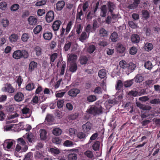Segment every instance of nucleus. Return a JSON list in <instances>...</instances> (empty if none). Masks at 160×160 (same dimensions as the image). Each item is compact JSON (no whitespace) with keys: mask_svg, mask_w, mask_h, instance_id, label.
<instances>
[{"mask_svg":"<svg viewBox=\"0 0 160 160\" xmlns=\"http://www.w3.org/2000/svg\"><path fill=\"white\" fill-rule=\"evenodd\" d=\"M40 133V137L42 140H45L47 138V132L44 129H41Z\"/></svg>","mask_w":160,"mask_h":160,"instance_id":"25","label":"nucleus"},{"mask_svg":"<svg viewBox=\"0 0 160 160\" xmlns=\"http://www.w3.org/2000/svg\"><path fill=\"white\" fill-rule=\"evenodd\" d=\"M96 49L95 46L93 45H90L88 48V51L89 53H93Z\"/></svg>","mask_w":160,"mask_h":160,"instance_id":"53","label":"nucleus"},{"mask_svg":"<svg viewBox=\"0 0 160 160\" xmlns=\"http://www.w3.org/2000/svg\"><path fill=\"white\" fill-rule=\"evenodd\" d=\"M108 7L109 12L112 13L113 12V10L114 9L115 6L113 2H109L108 3Z\"/></svg>","mask_w":160,"mask_h":160,"instance_id":"39","label":"nucleus"},{"mask_svg":"<svg viewBox=\"0 0 160 160\" xmlns=\"http://www.w3.org/2000/svg\"><path fill=\"white\" fill-rule=\"evenodd\" d=\"M72 43L71 42L68 41L65 43L64 47V49L65 51H68L70 48Z\"/></svg>","mask_w":160,"mask_h":160,"instance_id":"51","label":"nucleus"},{"mask_svg":"<svg viewBox=\"0 0 160 160\" xmlns=\"http://www.w3.org/2000/svg\"><path fill=\"white\" fill-rule=\"evenodd\" d=\"M21 111L22 114L27 115V117L26 118H29L31 115V113L30 112V109L26 107H24L22 109Z\"/></svg>","mask_w":160,"mask_h":160,"instance_id":"13","label":"nucleus"},{"mask_svg":"<svg viewBox=\"0 0 160 160\" xmlns=\"http://www.w3.org/2000/svg\"><path fill=\"white\" fill-rule=\"evenodd\" d=\"M47 2V0H39L35 3L36 6H41L46 4Z\"/></svg>","mask_w":160,"mask_h":160,"instance_id":"42","label":"nucleus"},{"mask_svg":"<svg viewBox=\"0 0 160 160\" xmlns=\"http://www.w3.org/2000/svg\"><path fill=\"white\" fill-rule=\"evenodd\" d=\"M134 80L136 82H141L143 80V77L140 74H137L134 78Z\"/></svg>","mask_w":160,"mask_h":160,"instance_id":"22","label":"nucleus"},{"mask_svg":"<svg viewBox=\"0 0 160 160\" xmlns=\"http://www.w3.org/2000/svg\"><path fill=\"white\" fill-rule=\"evenodd\" d=\"M119 64L122 68L123 69L127 68L128 64L124 60H122L120 61Z\"/></svg>","mask_w":160,"mask_h":160,"instance_id":"33","label":"nucleus"},{"mask_svg":"<svg viewBox=\"0 0 160 160\" xmlns=\"http://www.w3.org/2000/svg\"><path fill=\"white\" fill-rule=\"evenodd\" d=\"M42 27L40 25H38L34 29L33 31L34 33L37 34L42 30Z\"/></svg>","mask_w":160,"mask_h":160,"instance_id":"30","label":"nucleus"},{"mask_svg":"<svg viewBox=\"0 0 160 160\" xmlns=\"http://www.w3.org/2000/svg\"><path fill=\"white\" fill-rule=\"evenodd\" d=\"M64 146L67 147H71L72 146L73 142L71 141L66 140L63 143Z\"/></svg>","mask_w":160,"mask_h":160,"instance_id":"61","label":"nucleus"},{"mask_svg":"<svg viewBox=\"0 0 160 160\" xmlns=\"http://www.w3.org/2000/svg\"><path fill=\"white\" fill-rule=\"evenodd\" d=\"M110 38L112 42H116L118 39V35L117 32H114L111 34Z\"/></svg>","mask_w":160,"mask_h":160,"instance_id":"24","label":"nucleus"},{"mask_svg":"<svg viewBox=\"0 0 160 160\" xmlns=\"http://www.w3.org/2000/svg\"><path fill=\"white\" fill-rule=\"evenodd\" d=\"M37 62L34 61H31L29 64V69L30 71H32L37 68Z\"/></svg>","mask_w":160,"mask_h":160,"instance_id":"17","label":"nucleus"},{"mask_svg":"<svg viewBox=\"0 0 160 160\" xmlns=\"http://www.w3.org/2000/svg\"><path fill=\"white\" fill-rule=\"evenodd\" d=\"M50 151L52 153L55 154H58L60 153V151L57 148H51L50 149Z\"/></svg>","mask_w":160,"mask_h":160,"instance_id":"60","label":"nucleus"},{"mask_svg":"<svg viewBox=\"0 0 160 160\" xmlns=\"http://www.w3.org/2000/svg\"><path fill=\"white\" fill-rule=\"evenodd\" d=\"M107 12V8L106 5H103L101 7L100 15L102 17H104L106 16Z\"/></svg>","mask_w":160,"mask_h":160,"instance_id":"16","label":"nucleus"},{"mask_svg":"<svg viewBox=\"0 0 160 160\" xmlns=\"http://www.w3.org/2000/svg\"><path fill=\"white\" fill-rule=\"evenodd\" d=\"M24 98L23 94L20 92H18L14 96V99L17 102H21Z\"/></svg>","mask_w":160,"mask_h":160,"instance_id":"9","label":"nucleus"},{"mask_svg":"<svg viewBox=\"0 0 160 160\" xmlns=\"http://www.w3.org/2000/svg\"><path fill=\"white\" fill-rule=\"evenodd\" d=\"M65 5V2L63 0L58 1L56 4V9L57 11H61L62 10Z\"/></svg>","mask_w":160,"mask_h":160,"instance_id":"10","label":"nucleus"},{"mask_svg":"<svg viewBox=\"0 0 160 160\" xmlns=\"http://www.w3.org/2000/svg\"><path fill=\"white\" fill-rule=\"evenodd\" d=\"M125 50V48L121 44H120L117 48L118 51L120 53H123Z\"/></svg>","mask_w":160,"mask_h":160,"instance_id":"34","label":"nucleus"},{"mask_svg":"<svg viewBox=\"0 0 160 160\" xmlns=\"http://www.w3.org/2000/svg\"><path fill=\"white\" fill-rule=\"evenodd\" d=\"M7 7V4L5 2H1L0 3V9L2 10H5Z\"/></svg>","mask_w":160,"mask_h":160,"instance_id":"46","label":"nucleus"},{"mask_svg":"<svg viewBox=\"0 0 160 160\" xmlns=\"http://www.w3.org/2000/svg\"><path fill=\"white\" fill-rule=\"evenodd\" d=\"M77 158V154L74 153L70 154L68 156V160H76Z\"/></svg>","mask_w":160,"mask_h":160,"instance_id":"47","label":"nucleus"},{"mask_svg":"<svg viewBox=\"0 0 160 160\" xmlns=\"http://www.w3.org/2000/svg\"><path fill=\"white\" fill-rule=\"evenodd\" d=\"M82 29V27L81 24H79L77 25L76 29V32L78 35L81 32Z\"/></svg>","mask_w":160,"mask_h":160,"instance_id":"63","label":"nucleus"},{"mask_svg":"<svg viewBox=\"0 0 160 160\" xmlns=\"http://www.w3.org/2000/svg\"><path fill=\"white\" fill-rule=\"evenodd\" d=\"M99 33L100 35L102 37L107 36L108 35L107 32L103 28H102L100 29Z\"/></svg>","mask_w":160,"mask_h":160,"instance_id":"52","label":"nucleus"},{"mask_svg":"<svg viewBox=\"0 0 160 160\" xmlns=\"http://www.w3.org/2000/svg\"><path fill=\"white\" fill-rule=\"evenodd\" d=\"M146 86L150 87L154 84L153 80H148L146 81L145 82Z\"/></svg>","mask_w":160,"mask_h":160,"instance_id":"59","label":"nucleus"},{"mask_svg":"<svg viewBox=\"0 0 160 160\" xmlns=\"http://www.w3.org/2000/svg\"><path fill=\"white\" fill-rule=\"evenodd\" d=\"M2 90L4 92L9 93H13L15 91V89L10 83H6L5 85V87L2 88Z\"/></svg>","mask_w":160,"mask_h":160,"instance_id":"4","label":"nucleus"},{"mask_svg":"<svg viewBox=\"0 0 160 160\" xmlns=\"http://www.w3.org/2000/svg\"><path fill=\"white\" fill-rule=\"evenodd\" d=\"M84 15L83 12L81 9L80 12L78 11L76 14V19L78 20H80L83 19V18H81V16H83Z\"/></svg>","mask_w":160,"mask_h":160,"instance_id":"31","label":"nucleus"},{"mask_svg":"<svg viewBox=\"0 0 160 160\" xmlns=\"http://www.w3.org/2000/svg\"><path fill=\"white\" fill-rule=\"evenodd\" d=\"M123 83L121 80H119L117 81V84L116 85V88L117 90H120L122 87Z\"/></svg>","mask_w":160,"mask_h":160,"instance_id":"41","label":"nucleus"},{"mask_svg":"<svg viewBox=\"0 0 160 160\" xmlns=\"http://www.w3.org/2000/svg\"><path fill=\"white\" fill-rule=\"evenodd\" d=\"M52 141L53 143L56 144H59L61 143V140L58 137H55L52 138Z\"/></svg>","mask_w":160,"mask_h":160,"instance_id":"44","label":"nucleus"},{"mask_svg":"<svg viewBox=\"0 0 160 160\" xmlns=\"http://www.w3.org/2000/svg\"><path fill=\"white\" fill-rule=\"evenodd\" d=\"M65 29L62 28L60 30V35H58V37L60 38H61V40L62 42L64 41V33L65 32Z\"/></svg>","mask_w":160,"mask_h":160,"instance_id":"32","label":"nucleus"},{"mask_svg":"<svg viewBox=\"0 0 160 160\" xmlns=\"http://www.w3.org/2000/svg\"><path fill=\"white\" fill-rule=\"evenodd\" d=\"M77 58V55L74 54H70L68 58V60L71 62L72 63L75 62Z\"/></svg>","mask_w":160,"mask_h":160,"instance_id":"26","label":"nucleus"},{"mask_svg":"<svg viewBox=\"0 0 160 160\" xmlns=\"http://www.w3.org/2000/svg\"><path fill=\"white\" fill-rule=\"evenodd\" d=\"M29 56L28 52L25 50H17L15 51L12 54V57L16 59H19L21 58H27Z\"/></svg>","mask_w":160,"mask_h":160,"instance_id":"2","label":"nucleus"},{"mask_svg":"<svg viewBox=\"0 0 160 160\" xmlns=\"http://www.w3.org/2000/svg\"><path fill=\"white\" fill-rule=\"evenodd\" d=\"M64 102V101L62 100H58L57 102L58 107L59 108H62Z\"/></svg>","mask_w":160,"mask_h":160,"instance_id":"62","label":"nucleus"},{"mask_svg":"<svg viewBox=\"0 0 160 160\" xmlns=\"http://www.w3.org/2000/svg\"><path fill=\"white\" fill-rule=\"evenodd\" d=\"M29 38V34L27 33H24L21 37V40L23 42H27Z\"/></svg>","mask_w":160,"mask_h":160,"instance_id":"35","label":"nucleus"},{"mask_svg":"<svg viewBox=\"0 0 160 160\" xmlns=\"http://www.w3.org/2000/svg\"><path fill=\"white\" fill-rule=\"evenodd\" d=\"M137 52V48L135 47H132L130 49L129 53L131 55H133L135 54Z\"/></svg>","mask_w":160,"mask_h":160,"instance_id":"58","label":"nucleus"},{"mask_svg":"<svg viewBox=\"0 0 160 160\" xmlns=\"http://www.w3.org/2000/svg\"><path fill=\"white\" fill-rule=\"evenodd\" d=\"M34 50L35 51L36 55L38 56H40L42 53V49L39 46L36 47L34 48Z\"/></svg>","mask_w":160,"mask_h":160,"instance_id":"45","label":"nucleus"},{"mask_svg":"<svg viewBox=\"0 0 160 160\" xmlns=\"http://www.w3.org/2000/svg\"><path fill=\"white\" fill-rule=\"evenodd\" d=\"M102 90L100 87H97L94 89L93 92L95 94H99L102 93Z\"/></svg>","mask_w":160,"mask_h":160,"instance_id":"49","label":"nucleus"},{"mask_svg":"<svg viewBox=\"0 0 160 160\" xmlns=\"http://www.w3.org/2000/svg\"><path fill=\"white\" fill-rule=\"evenodd\" d=\"M88 37L87 34V33L85 32H83L78 38L79 40L82 42L85 40Z\"/></svg>","mask_w":160,"mask_h":160,"instance_id":"20","label":"nucleus"},{"mask_svg":"<svg viewBox=\"0 0 160 160\" xmlns=\"http://www.w3.org/2000/svg\"><path fill=\"white\" fill-rule=\"evenodd\" d=\"M133 2L132 3L129 4L128 8L130 9H134L137 8L140 2V0H132Z\"/></svg>","mask_w":160,"mask_h":160,"instance_id":"8","label":"nucleus"},{"mask_svg":"<svg viewBox=\"0 0 160 160\" xmlns=\"http://www.w3.org/2000/svg\"><path fill=\"white\" fill-rule=\"evenodd\" d=\"M84 154L88 158H93V155L92 152L89 150H88L84 152Z\"/></svg>","mask_w":160,"mask_h":160,"instance_id":"50","label":"nucleus"},{"mask_svg":"<svg viewBox=\"0 0 160 160\" xmlns=\"http://www.w3.org/2000/svg\"><path fill=\"white\" fill-rule=\"evenodd\" d=\"M133 79L124 82L123 83L124 86L126 88L130 87L133 84Z\"/></svg>","mask_w":160,"mask_h":160,"instance_id":"36","label":"nucleus"},{"mask_svg":"<svg viewBox=\"0 0 160 160\" xmlns=\"http://www.w3.org/2000/svg\"><path fill=\"white\" fill-rule=\"evenodd\" d=\"M85 133L82 132H79L78 133L77 136L79 139L85 138L87 136V135L85 134Z\"/></svg>","mask_w":160,"mask_h":160,"instance_id":"48","label":"nucleus"},{"mask_svg":"<svg viewBox=\"0 0 160 160\" xmlns=\"http://www.w3.org/2000/svg\"><path fill=\"white\" fill-rule=\"evenodd\" d=\"M61 23V22L60 20L55 21L52 25V28L53 31H56L58 30Z\"/></svg>","mask_w":160,"mask_h":160,"instance_id":"12","label":"nucleus"},{"mask_svg":"<svg viewBox=\"0 0 160 160\" xmlns=\"http://www.w3.org/2000/svg\"><path fill=\"white\" fill-rule=\"evenodd\" d=\"M144 66L145 68L148 70L151 69L152 67V63L150 61H148L145 62Z\"/></svg>","mask_w":160,"mask_h":160,"instance_id":"40","label":"nucleus"},{"mask_svg":"<svg viewBox=\"0 0 160 160\" xmlns=\"http://www.w3.org/2000/svg\"><path fill=\"white\" fill-rule=\"evenodd\" d=\"M106 71L105 69H101L99 71L98 75L100 78L103 79L106 77L107 75Z\"/></svg>","mask_w":160,"mask_h":160,"instance_id":"18","label":"nucleus"},{"mask_svg":"<svg viewBox=\"0 0 160 160\" xmlns=\"http://www.w3.org/2000/svg\"><path fill=\"white\" fill-rule=\"evenodd\" d=\"M100 143L98 141H96L92 145L93 149L95 151H97L99 148Z\"/></svg>","mask_w":160,"mask_h":160,"instance_id":"38","label":"nucleus"},{"mask_svg":"<svg viewBox=\"0 0 160 160\" xmlns=\"http://www.w3.org/2000/svg\"><path fill=\"white\" fill-rule=\"evenodd\" d=\"M72 21H70L68 22V23L66 29V32H65V34H67L68 33V32H69L72 26Z\"/></svg>","mask_w":160,"mask_h":160,"instance_id":"37","label":"nucleus"},{"mask_svg":"<svg viewBox=\"0 0 160 160\" xmlns=\"http://www.w3.org/2000/svg\"><path fill=\"white\" fill-rule=\"evenodd\" d=\"M87 100L89 102H92L97 100V97L94 95H90L88 96L87 98Z\"/></svg>","mask_w":160,"mask_h":160,"instance_id":"27","label":"nucleus"},{"mask_svg":"<svg viewBox=\"0 0 160 160\" xmlns=\"http://www.w3.org/2000/svg\"><path fill=\"white\" fill-rule=\"evenodd\" d=\"M78 116V114L75 113L70 114L69 116V119L70 120H74L76 119Z\"/></svg>","mask_w":160,"mask_h":160,"instance_id":"64","label":"nucleus"},{"mask_svg":"<svg viewBox=\"0 0 160 160\" xmlns=\"http://www.w3.org/2000/svg\"><path fill=\"white\" fill-rule=\"evenodd\" d=\"M65 68L66 63L65 62H63L62 63V67L60 73L61 75H62L64 74Z\"/></svg>","mask_w":160,"mask_h":160,"instance_id":"54","label":"nucleus"},{"mask_svg":"<svg viewBox=\"0 0 160 160\" xmlns=\"http://www.w3.org/2000/svg\"><path fill=\"white\" fill-rule=\"evenodd\" d=\"M62 131L59 128H55L53 130L52 133L55 136H58L61 135L62 133Z\"/></svg>","mask_w":160,"mask_h":160,"instance_id":"29","label":"nucleus"},{"mask_svg":"<svg viewBox=\"0 0 160 160\" xmlns=\"http://www.w3.org/2000/svg\"><path fill=\"white\" fill-rule=\"evenodd\" d=\"M80 92V90L77 88L71 89L68 92V94L72 97H75Z\"/></svg>","mask_w":160,"mask_h":160,"instance_id":"7","label":"nucleus"},{"mask_svg":"<svg viewBox=\"0 0 160 160\" xmlns=\"http://www.w3.org/2000/svg\"><path fill=\"white\" fill-rule=\"evenodd\" d=\"M77 69V66L76 62L72 63L70 64L69 70L72 72H75Z\"/></svg>","mask_w":160,"mask_h":160,"instance_id":"23","label":"nucleus"},{"mask_svg":"<svg viewBox=\"0 0 160 160\" xmlns=\"http://www.w3.org/2000/svg\"><path fill=\"white\" fill-rule=\"evenodd\" d=\"M28 23L30 25H34L37 24L38 22L37 18L34 16L29 17L28 20Z\"/></svg>","mask_w":160,"mask_h":160,"instance_id":"11","label":"nucleus"},{"mask_svg":"<svg viewBox=\"0 0 160 160\" xmlns=\"http://www.w3.org/2000/svg\"><path fill=\"white\" fill-rule=\"evenodd\" d=\"M32 152H29L25 156L23 160H31V157L32 156Z\"/></svg>","mask_w":160,"mask_h":160,"instance_id":"57","label":"nucleus"},{"mask_svg":"<svg viewBox=\"0 0 160 160\" xmlns=\"http://www.w3.org/2000/svg\"><path fill=\"white\" fill-rule=\"evenodd\" d=\"M103 111V108L101 104H100L98 101L96 102L95 105L90 106V108L87 110V112L89 114L96 116L102 114Z\"/></svg>","mask_w":160,"mask_h":160,"instance_id":"1","label":"nucleus"},{"mask_svg":"<svg viewBox=\"0 0 160 160\" xmlns=\"http://www.w3.org/2000/svg\"><path fill=\"white\" fill-rule=\"evenodd\" d=\"M54 13L52 11H48L46 16V19L48 22H52L54 19Z\"/></svg>","mask_w":160,"mask_h":160,"instance_id":"5","label":"nucleus"},{"mask_svg":"<svg viewBox=\"0 0 160 160\" xmlns=\"http://www.w3.org/2000/svg\"><path fill=\"white\" fill-rule=\"evenodd\" d=\"M93 13L91 11H90L87 15L86 19L88 20L92 19L93 17L95 15V14Z\"/></svg>","mask_w":160,"mask_h":160,"instance_id":"55","label":"nucleus"},{"mask_svg":"<svg viewBox=\"0 0 160 160\" xmlns=\"http://www.w3.org/2000/svg\"><path fill=\"white\" fill-rule=\"evenodd\" d=\"M18 38V36L15 33L12 34L9 37V41L11 42H16Z\"/></svg>","mask_w":160,"mask_h":160,"instance_id":"21","label":"nucleus"},{"mask_svg":"<svg viewBox=\"0 0 160 160\" xmlns=\"http://www.w3.org/2000/svg\"><path fill=\"white\" fill-rule=\"evenodd\" d=\"M44 39L45 40H50L52 37V33L49 31L45 30L42 34Z\"/></svg>","mask_w":160,"mask_h":160,"instance_id":"6","label":"nucleus"},{"mask_svg":"<svg viewBox=\"0 0 160 160\" xmlns=\"http://www.w3.org/2000/svg\"><path fill=\"white\" fill-rule=\"evenodd\" d=\"M131 40L133 43H137L139 41L140 37L138 34H133L131 37Z\"/></svg>","mask_w":160,"mask_h":160,"instance_id":"15","label":"nucleus"},{"mask_svg":"<svg viewBox=\"0 0 160 160\" xmlns=\"http://www.w3.org/2000/svg\"><path fill=\"white\" fill-rule=\"evenodd\" d=\"M136 66L135 64L133 63L132 62H130L128 64L127 69L130 71L133 70Z\"/></svg>","mask_w":160,"mask_h":160,"instance_id":"43","label":"nucleus"},{"mask_svg":"<svg viewBox=\"0 0 160 160\" xmlns=\"http://www.w3.org/2000/svg\"><path fill=\"white\" fill-rule=\"evenodd\" d=\"M19 8V6L18 4H14L12 5L11 7V10L12 11L17 10Z\"/></svg>","mask_w":160,"mask_h":160,"instance_id":"56","label":"nucleus"},{"mask_svg":"<svg viewBox=\"0 0 160 160\" xmlns=\"http://www.w3.org/2000/svg\"><path fill=\"white\" fill-rule=\"evenodd\" d=\"M153 45L152 43L147 42L145 43L144 46V48L145 50L147 52H149L151 51L153 48Z\"/></svg>","mask_w":160,"mask_h":160,"instance_id":"14","label":"nucleus"},{"mask_svg":"<svg viewBox=\"0 0 160 160\" xmlns=\"http://www.w3.org/2000/svg\"><path fill=\"white\" fill-rule=\"evenodd\" d=\"M142 14L143 18L144 19H148L150 17V14L148 11L147 10H143L142 12Z\"/></svg>","mask_w":160,"mask_h":160,"instance_id":"28","label":"nucleus"},{"mask_svg":"<svg viewBox=\"0 0 160 160\" xmlns=\"http://www.w3.org/2000/svg\"><path fill=\"white\" fill-rule=\"evenodd\" d=\"M25 88L26 90L28 91H32L35 88V84L32 82L28 83L26 85Z\"/></svg>","mask_w":160,"mask_h":160,"instance_id":"19","label":"nucleus"},{"mask_svg":"<svg viewBox=\"0 0 160 160\" xmlns=\"http://www.w3.org/2000/svg\"><path fill=\"white\" fill-rule=\"evenodd\" d=\"M92 124L89 122H87L82 126V130L85 133L88 134L91 129Z\"/></svg>","mask_w":160,"mask_h":160,"instance_id":"3","label":"nucleus"}]
</instances>
